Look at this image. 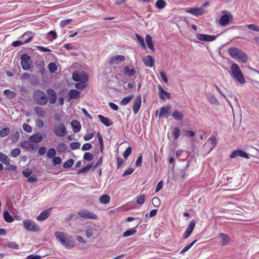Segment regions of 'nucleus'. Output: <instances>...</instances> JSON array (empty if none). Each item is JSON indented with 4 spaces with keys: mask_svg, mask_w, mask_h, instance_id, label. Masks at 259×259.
<instances>
[{
    "mask_svg": "<svg viewBox=\"0 0 259 259\" xmlns=\"http://www.w3.org/2000/svg\"><path fill=\"white\" fill-rule=\"evenodd\" d=\"M57 240L68 249H71L74 246V241L73 238L67 233L57 231L55 233Z\"/></svg>",
    "mask_w": 259,
    "mask_h": 259,
    "instance_id": "nucleus-1",
    "label": "nucleus"
},
{
    "mask_svg": "<svg viewBox=\"0 0 259 259\" xmlns=\"http://www.w3.org/2000/svg\"><path fill=\"white\" fill-rule=\"evenodd\" d=\"M228 53L232 58L239 62L245 63L247 61L248 58L246 54L238 48H230L228 49Z\"/></svg>",
    "mask_w": 259,
    "mask_h": 259,
    "instance_id": "nucleus-2",
    "label": "nucleus"
},
{
    "mask_svg": "<svg viewBox=\"0 0 259 259\" xmlns=\"http://www.w3.org/2000/svg\"><path fill=\"white\" fill-rule=\"evenodd\" d=\"M231 75L240 84H243L245 80L239 66L236 63H233L231 66Z\"/></svg>",
    "mask_w": 259,
    "mask_h": 259,
    "instance_id": "nucleus-3",
    "label": "nucleus"
},
{
    "mask_svg": "<svg viewBox=\"0 0 259 259\" xmlns=\"http://www.w3.org/2000/svg\"><path fill=\"white\" fill-rule=\"evenodd\" d=\"M32 97L34 102L40 105H45L48 101V98L45 93L40 90L35 91Z\"/></svg>",
    "mask_w": 259,
    "mask_h": 259,
    "instance_id": "nucleus-4",
    "label": "nucleus"
},
{
    "mask_svg": "<svg viewBox=\"0 0 259 259\" xmlns=\"http://www.w3.org/2000/svg\"><path fill=\"white\" fill-rule=\"evenodd\" d=\"M53 131L54 134L59 137H63L67 134L66 127L62 123L55 125L53 127Z\"/></svg>",
    "mask_w": 259,
    "mask_h": 259,
    "instance_id": "nucleus-5",
    "label": "nucleus"
},
{
    "mask_svg": "<svg viewBox=\"0 0 259 259\" xmlns=\"http://www.w3.org/2000/svg\"><path fill=\"white\" fill-rule=\"evenodd\" d=\"M24 228L28 231L31 232H37L39 230V227L31 220L26 219L23 222Z\"/></svg>",
    "mask_w": 259,
    "mask_h": 259,
    "instance_id": "nucleus-6",
    "label": "nucleus"
},
{
    "mask_svg": "<svg viewBox=\"0 0 259 259\" xmlns=\"http://www.w3.org/2000/svg\"><path fill=\"white\" fill-rule=\"evenodd\" d=\"M77 213L79 216L82 218L94 220L98 219V215L97 214L87 209H80Z\"/></svg>",
    "mask_w": 259,
    "mask_h": 259,
    "instance_id": "nucleus-7",
    "label": "nucleus"
},
{
    "mask_svg": "<svg viewBox=\"0 0 259 259\" xmlns=\"http://www.w3.org/2000/svg\"><path fill=\"white\" fill-rule=\"evenodd\" d=\"M30 60V57L26 54H24L21 56V65L23 70H30L32 65L29 63Z\"/></svg>",
    "mask_w": 259,
    "mask_h": 259,
    "instance_id": "nucleus-8",
    "label": "nucleus"
},
{
    "mask_svg": "<svg viewBox=\"0 0 259 259\" xmlns=\"http://www.w3.org/2000/svg\"><path fill=\"white\" fill-rule=\"evenodd\" d=\"M26 36H28V38L26 40L13 41L12 44V46L17 47L30 42L33 38L32 34L30 32H26L22 36L21 38H24Z\"/></svg>",
    "mask_w": 259,
    "mask_h": 259,
    "instance_id": "nucleus-9",
    "label": "nucleus"
},
{
    "mask_svg": "<svg viewBox=\"0 0 259 259\" xmlns=\"http://www.w3.org/2000/svg\"><path fill=\"white\" fill-rule=\"evenodd\" d=\"M185 12L194 16L198 17L204 14L205 10L203 7H194L186 9Z\"/></svg>",
    "mask_w": 259,
    "mask_h": 259,
    "instance_id": "nucleus-10",
    "label": "nucleus"
},
{
    "mask_svg": "<svg viewBox=\"0 0 259 259\" xmlns=\"http://www.w3.org/2000/svg\"><path fill=\"white\" fill-rule=\"evenodd\" d=\"M72 78L75 81L80 82H87L88 80V77L85 73L79 72H73Z\"/></svg>",
    "mask_w": 259,
    "mask_h": 259,
    "instance_id": "nucleus-11",
    "label": "nucleus"
},
{
    "mask_svg": "<svg viewBox=\"0 0 259 259\" xmlns=\"http://www.w3.org/2000/svg\"><path fill=\"white\" fill-rule=\"evenodd\" d=\"M171 106L170 104L162 107L158 114V118L168 117L171 113Z\"/></svg>",
    "mask_w": 259,
    "mask_h": 259,
    "instance_id": "nucleus-12",
    "label": "nucleus"
},
{
    "mask_svg": "<svg viewBox=\"0 0 259 259\" xmlns=\"http://www.w3.org/2000/svg\"><path fill=\"white\" fill-rule=\"evenodd\" d=\"M196 37L199 40L201 41H212L217 38V36L205 34L197 33L196 34Z\"/></svg>",
    "mask_w": 259,
    "mask_h": 259,
    "instance_id": "nucleus-13",
    "label": "nucleus"
},
{
    "mask_svg": "<svg viewBox=\"0 0 259 259\" xmlns=\"http://www.w3.org/2000/svg\"><path fill=\"white\" fill-rule=\"evenodd\" d=\"M195 225L196 223L194 220L191 221L190 224L188 226L184 234V239L185 240L187 239L190 236V235L191 234L194 230Z\"/></svg>",
    "mask_w": 259,
    "mask_h": 259,
    "instance_id": "nucleus-14",
    "label": "nucleus"
},
{
    "mask_svg": "<svg viewBox=\"0 0 259 259\" xmlns=\"http://www.w3.org/2000/svg\"><path fill=\"white\" fill-rule=\"evenodd\" d=\"M141 97L139 95L134 101L133 109L135 114H137L140 110L141 106Z\"/></svg>",
    "mask_w": 259,
    "mask_h": 259,
    "instance_id": "nucleus-15",
    "label": "nucleus"
},
{
    "mask_svg": "<svg viewBox=\"0 0 259 259\" xmlns=\"http://www.w3.org/2000/svg\"><path fill=\"white\" fill-rule=\"evenodd\" d=\"M158 93L159 97L161 99L165 100L166 99H169L171 98L170 93L164 91L161 85H158Z\"/></svg>",
    "mask_w": 259,
    "mask_h": 259,
    "instance_id": "nucleus-16",
    "label": "nucleus"
},
{
    "mask_svg": "<svg viewBox=\"0 0 259 259\" xmlns=\"http://www.w3.org/2000/svg\"><path fill=\"white\" fill-rule=\"evenodd\" d=\"M125 59V56L123 55H115L112 57L109 61V63L110 64H117L119 62L124 61Z\"/></svg>",
    "mask_w": 259,
    "mask_h": 259,
    "instance_id": "nucleus-17",
    "label": "nucleus"
},
{
    "mask_svg": "<svg viewBox=\"0 0 259 259\" xmlns=\"http://www.w3.org/2000/svg\"><path fill=\"white\" fill-rule=\"evenodd\" d=\"M237 156H240L245 158H248V154L244 151L241 150H235L230 155L231 158H235Z\"/></svg>",
    "mask_w": 259,
    "mask_h": 259,
    "instance_id": "nucleus-18",
    "label": "nucleus"
},
{
    "mask_svg": "<svg viewBox=\"0 0 259 259\" xmlns=\"http://www.w3.org/2000/svg\"><path fill=\"white\" fill-rule=\"evenodd\" d=\"M217 140L215 137H211L208 139L207 142L205 144V146H209V151H211L217 145Z\"/></svg>",
    "mask_w": 259,
    "mask_h": 259,
    "instance_id": "nucleus-19",
    "label": "nucleus"
},
{
    "mask_svg": "<svg viewBox=\"0 0 259 259\" xmlns=\"http://www.w3.org/2000/svg\"><path fill=\"white\" fill-rule=\"evenodd\" d=\"M51 209V208H49L42 211L40 214L36 217V219L39 221H42L46 220L50 215Z\"/></svg>",
    "mask_w": 259,
    "mask_h": 259,
    "instance_id": "nucleus-20",
    "label": "nucleus"
},
{
    "mask_svg": "<svg viewBox=\"0 0 259 259\" xmlns=\"http://www.w3.org/2000/svg\"><path fill=\"white\" fill-rule=\"evenodd\" d=\"M219 237L221 238L222 242V246H226L229 244L231 240L230 237L227 234L225 233H220L219 235Z\"/></svg>",
    "mask_w": 259,
    "mask_h": 259,
    "instance_id": "nucleus-21",
    "label": "nucleus"
},
{
    "mask_svg": "<svg viewBox=\"0 0 259 259\" xmlns=\"http://www.w3.org/2000/svg\"><path fill=\"white\" fill-rule=\"evenodd\" d=\"M143 61L145 65L147 67H152L154 65L155 60L150 55H148L145 57L143 59Z\"/></svg>",
    "mask_w": 259,
    "mask_h": 259,
    "instance_id": "nucleus-22",
    "label": "nucleus"
},
{
    "mask_svg": "<svg viewBox=\"0 0 259 259\" xmlns=\"http://www.w3.org/2000/svg\"><path fill=\"white\" fill-rule=\"evenodd\" d=\"M43 139L42 134L40 133H37L29 137V140L33 143H38L40 142Z\"/></svg>",
    "mask_w": 259,
    "mask_h": 259,
    "instance_id": "nucleus-23",
    "label": "nucleus"
},
{
    "mask_svg": "<svg viewBox=\"0 0 259 259\" xmlns=\"http://www.w3.org/2000/svg\"><path fill=\"white\" fill-rule=\"evenodd\" d=\"M205 96H206L207 100L209 101V102L210 103L215 104V105L219 104V102L218 100V99L211 93H209V92L206 93L205 94Z\"/></svg>",
    "mask_w": 259,
    "mask_h": 259,
    "instance_id": "nucleus-24",
    "label": "nucleus"
},
{
    "mask_svg": "<svg viewBox=\"0 0 259 259\" xmlns=\"http://www.w3.org/2000/svg\"><path fill=\"white\" fill-rule=\"evenodd\" d=\"M73 131L76 133L80 131L81 125L80 122L77 120H73L71 123Z\"/></svg>",
    "mask_w": 259,
    "mask_h": 259,
    "instance_id": "nucleus-25",
    "label": "nucleus"
},
{
    "mask_svg": "<svg viewBox=\"0 0 259 259\" xmlns=\"http://www.w3.org/2000/svg\"><path fill=\"white\" fill-rule=\"evenodd\" d=\"M34 111L38 117L40 118H45L46 117V112L42 107L37 106L34 108Z\"/></svg>",
    "mask_w": 259,
    "mask_h": 259,
    "instance_id": "nucleus-26",
    "label": "nucleus"
},
{
    "mask_svg": "<svg viewBox=\"0 0 259 259\" xmlns=\"http://www.w3.org/2000/svg\"><path fill=\"white\" fill-rule=\"evenodd\" d=\"M98 117L101 122L106 126H109L112 124V122L108 118L105 117L102 115H98Z\"/></svg>",
    "mask_w": 259,
    "mask_h": 259,
    "instance_id": "nucleus-27",
    "label": "nucleus"
},
{
    "mask_svg": "<svg viewBox=\"0 0 259 259\" xmlns=\"http://www.w3.org/2000/svg\"><path fill=\"white\" fill-rule=\"evenodd\" d=\"M173 118L177 120H182L184 118V114L179 110H175L171 114Z\"/></svg>",
    "mask_w": 259,
    "mask_h": 259,
    "instance_id": "nucleus-28",
    "label": "nucleus"
},
{
    "mask_svg": "<svg viewBox=\"0 0 259 259\" xmlns=\"http://www.w3.org/2000/svg\"><path fill=\"white\" fill-rule=\"evenodd\" d=\"M123 71L125 75H127L128 76H133L135 75V74H136L135 69L133 68L130 69V68L128 66H125L123 68Z\"/></svg>",
    "mask_w": 259,
    "mask_h": 259,
    "instance_id": "nucleus-29",
    "label": "nucleus"
},
{
    "mask_svg": "<svg viewBox=\"0 0 259 259\" xmlns=\"http://www.w3.org/2000/svg\"><path fill=\"white\" fill-rule=\"evenodd\" d=\"M80 93L76 90H71L68 93L70 99H76L79 97Z\"/></svg>",
    "mask_w": 259,
    "mask_h": 259,
    "instance_id": "nucleus-30",
    "label": "nucleus"
},
{
    "mask_svg": "<svg viewBox=\"0 0 259 259\" xmlns=\"http://www.w3.org/2000/svg\"><path fill=\"white\" fill-rule=\"evenodd\" d=\"M145 39L148 48L151 51H154V48L152 41L151 36L149 34H147L145 37Z\"/></svg>",
    "mask_w": 259,
    "mask_h": 259,
    "instance_id": "nucleus-31",
    "label": "nucleus"
},
{
    "mask_svg": "<svg viewBox=\"0 0 259 259\" xmlns=\"http://www.w3.org/2000/svg\"><path fill=\"white\" fill-rule=\"evenodd\" d=\"M137 227H138V226L125 231L123 233V235H122L123 237H128V236H132V235L135 234L137 232Z\"/></svg>",
    "mask_w": 259,
    "mask_h": 259,
    "instance_id": "nucleus-32",
    "label": "nucleus"
},
{
    "mask_svg": "<svg viewBox=\"0 0 259 259\" xmlns=\"http://www.w3.org/2000/svg\"><path fill=\"white\" fill-rule=\"evenodd\" d=\"M3 216L5 221L8 223H11L14 221V219L7 210L4 211Z\"/></svg>",
    "mask_w": 259,
    "mask_h": 259,
    "instance_id": "nucleus-33",
    "label": "nucleus"
},
{
    "mask_svg": "<svg viewBox=\"0 0 259 259\" xmlns=\"http://www.w3.org/2000/svg\"><path fill=\"white\" fill-rule=\"evenodd\" d=\"M229 21V16L228 15H223L220 19V23L222 26H226Z\"/></svg>",
    "mask_w": 259,
    "mask_h": 259,
    "instance_id": "nucleus-34",
    "label": "nucleus"
},
{
    "mask_svg": "<svg viewBox=\"0 0 259 259\" xmlns=\"http://www.w3.org/2000/svg\"><path fill=\"white\" fill-rule=\"evenodd\" d=\"M0 161L5 165H9L10 160L6 154L0 152Z\"/></svg>",
    "mask_w": 259,
    "mask_h": 259,
    "instance_id": "nucleus-35",
    "label": "nucleus"
},
{
    "mask_svg": "<svg viewBox=\"0 0 259 259\" xmlns=\"http://www.w3.org/2000/svg\"><path fill=\"white\" fill-rule=\"evenodd\" d=\"M21 146L27 149H33V145L31 143L30 141H25L21 143Z\"/></svg>",
    "mask_w": 259,
    "mask_h": 259,
    "instance_id": "nucleus-36",
    "label": "nucleus"
},
{
    "mask_svg": "<svg viewBox=\"0 0 259 259\" xmlns=\"http://www.w3.org/2000/svg\"><path fill=\"white\" fill-rule=\"evenodd\" d=\"M110 196L107 194H104V195H102L99 198L100 202L101 203L104 204H107L108 203H109L110 201Z\"/></svg>",
    "mask_w": 259,
    "mask_h": 259,
    "instance_id": "nucleus-37",
    "label": "nucleus"
},
{
    "mask_svg": "<svg viewBox=\"0 0 259 259\" xmlns=\"http://www.w3.org/2000/svg\"><path fill=\"white\" fill-rule=\"evenodd\" d=\"M133 97V95L125 97L120 101V104L122 105H126L132 100Z\"/></svg>",
    "mask_w": 259,
    "mask_h": 259,
    "instance_id": "nucleus-38",
    "label": "nucleus"
},
{
    "mask_svg": "<svg viewBox=\"0 0 259 259\" xmlns=\"http://www.w3.org/2000/svg\"><path fill=\"white\" fill-rule=\"evenodd\" d=\"M67 149V146L64 143L59 144L57 147V150L59 153L65 152Z\"/></svg>",
    "mask_w": 259,
    "mask_h": 259,
    "instance_id": "nucleus-39",
    "label": "nucleus"
},
{
    "mask_svg": "<svg viewBox=\"0 0 259 259\" xmlns=\"http://www.w3.org/2000/svg\"><path fill=\"white\" fill-rule=\"evenodd\" d=\"M166 5V2L164 0H158L155 4V6L158 9H162L165 7Z\"/></svg>",
    "mask_w": 259,
    "mask_h": 259,
    "instance_id": "nucleus-40",
    "label": "nucleus"
},
{
    "mask_svg": "<svg viewBox=\"0 0 259 259\" xmlns=\"http://www.w3.org/2000/svg\"><path fill=\"white\" fill-rule=\"evenodd\" d=\"M136 37L137 40L140 44L142 48L146 49V47L143 38L138 34H136Z\"/></svg>",
    "mask_w": 259,
    "mask_h": 259,
    "instance_id": "nucleus-41",
    "label": "nucleus"
},
{
    "mask_svg": "<svg viewBox=\"0 0 259 259\" xmlns=\"http://www.w3.org/2000/svg\"><path fill=\"white\" fill-rule=\"evenodd\" d=\"M93 163H91L88 164V165L84 166L82 169H80L78 171V174L87 172L89 171L91 169V168L93 167Z\"/></svg>",
    "mask_w": 259,
    "mask_h": 259,
    "instance_id": "nucleus-42",
    "label": "nucleus"
},
{
    "mask_svg": "<svg viewBox=\"0 0 259 259\" xmlns=\"http://www.w3.org/2000/svg\"><path fill=\"white\" fill-rule=\"evenodd\" d=\"M3 93L5 96L11 99L14 98L15 95V93L14 92L11 91L9 90H4Z\"/></svg>",
    "mask_w": 259,
    "mask_h": 259,
    "instance_id": "nucleus-43",
    "label": "nucleus"
},
{
    "mask_svg": "<svg viewBox=\"0 0 259 259\" xmlns=\"http://www.w3.org/2000/svg\"><path fill=\"white\" fill-rule=\"evenodd\" d=\"M48 68L51 73H54L57 70V66L55 63H50L48 65Z\"/></svg>",
    "mask_w": 259,
    "mask_h": 259,
    "instance_id": "nucleus-44",
    "label": "nucleus"
},
{
    "mask_svg": "<svg viewBox=\"0 0 259 259\" xmlns=\"http://www.w3.org/2000/svg\"><path fill=\"white\" fill-rule=\"evenodd\" d=\"M197 241V240H194L192 243L185 246L181 251L180 253L182 254L187 251Z\"/></svg>",
    "mask_w": 259,
    "mask_h": 259,
    "instance_id": "nucleus-45",
    "label": "nucleus"
},
{
    "mask_svg": "<svg viewBox=\"0 0 259 259\" xmlns=\"http://www.w3.org/2000/svg\"><path fill=\"white\" fill-rule=\"evenodd\" d=\"M10 133V129L8 127H5L0 131V137H5Z\"/></svg>",
    "mask_w": 259,
    "mask_h": 259,
    "instance_id": "nucleus-46",
    "label": "nucleus"
},
{
    "mask_svg": "<svg viewBox=\"0 0 259 259\" xmlns=\"http://www.w3.org/2000/svg\"><path fill=\"white\" fill-rule=\"evenodd\" d=\"M74 163V160L72 159H69L68 160H67L63 164V167L64 168H69L71 167Z\"/></svg>",
    "mask_w": 259,
    "mask_h": 259,
    "instance_id": "nucleus-47",
    "label": "nucleus"
},
{
    "mask_svg": "<svg viewBox=\"0 0 259 259\" xmlns=\"http://www.w3.org/2000/svg\"><path fill=\"white\" fill-rule=\"evenodd\" d=\"M97 135H98L99 142L100 143V151H101V152H102L103 150V146H104L103 139L102 135L100 134V133L98 132Z\"/></svg>",
    "mask_w": 259,
    "mask_h": 259,
    "instance_id": "nucleus-48",
    "label": "nucleus"
},
{
    "mask_svg": "<svg viewBox=\"0 0 259 259\" xmlns=\"http://www.w3.org/2000/svg\"><path fill=\"white\" fill-rule=\"evenodd\" d=\"M20 150L18 148H15L13 149L11 152V155L13 157H18L20 154Z\"/></svg>",
    "mask_w": 259,
    "mask_h": 259,
    "instance_id": "nucleus-49",
    "label": "nucleus"
},
{
    "mask_svg": "<svg viewBox=\"0 0 259 259\" xmlns=\"http://www.w3.org/2000/svg\"><path fill=\"white\" fill-rule=\"evenodd\" d=\"M180 135V130L178 127H175L172 133L173 137L175 140H177Z\"/></svg>",
    "mask_w": 259,
    "mask_h": 259,
    "instance_id": "nucleus-50",
    "label": "nucleus"
},
{
    "mask_svg": "<svg viewBox=\"0 0 259 259\" xmlns=\"http://www.w3.org/2000/svg\"><path fill=\"white\" fill-rule=\"evenodd\" d=\"M22 128L24 131L28 133H31L32 131L31 126L27 123H23L22 124Z\"/></svg>",
    "mask_w": 259,
    "mask_h": 259,
    "instance_id": "nucleus-51",
    "label": "nucleus"
},
{
    "mask_svg": "<svg viewBox=\"0 0 259 259\" xmlns=\"http://www.w3.org/2000/svg\"><path fill=\"white\" fill-rule=\"evenodd\" d=\"M47 156L49 158H52L53 157H54L55 155H56V150L54 148H51L50 149L48 152H47Z\"/></svg>",
    "mask_w": 259,
    "mask_h": 259,
    "instance_id": "nucleus-52",
    "label": "nucleus"
},
{
    "mask_svg": "<svg viewBox=\"0 0 259 259\" xmlns=\"http://www.w3.org/2000/svg\"><path fill=\"white\" fill-rule=\"evenodd\" d=\"M80 146V144L79 142H73L70 144V148L72 150H76L78 149Z\"/></svg>",
    "mask_w": 259,
    "mask_h": 259,
    "instance_id": "nucleus-53",
    "label": "nucleus"
},
{
    "mask_svg": "<svg viewBox=\"0 0 259 259\" xmlns=\"http://www.w3.org/2000/svg\"><path fill=\"white\" fill-rule=\"evenodd\" d=\"M20 138V133L19 132H16L11 138V141L12 143H16Z\"/></svg>",
    "mask_w": 259,
    "mask_h": 259,
    "instance_id": "nucleus-54",
    "label": "nucleus"
},
{
    "mask_svg": "<svg viewBox=\"0 0 259 259\" xmlns=\"http://www.w3.org/2000/svg\"><path fill=\"white\" fill-rule=\"evenodd\" d=\"M145 197L144 195H140L137 197V202L139 204H142L144 203Z\"/></svg>",
    "mask_w": 259,
    "mask_h": 259,
    "instance_id": "nucleus-55",
    "label": "nucleus"
},
{
    "mask_svg": "<svg viewBox=\"0 0 259 259\" xmlns=\"http://www.w3.org/2000/svg\"><path fill=\"white\" fill-rule=\"evenodd\" d=\"M83 158L84 159L90 161L93 159V155L91 153L86 152L83 155Z\"/></svg>",
    "mask_w": 259,
    "mask_h": 259,
    "instance_id": "nucleus-56",
    "label": "nucleus"
},
{
    "mask_svg": "<svg viewBox=\"0 0 259 259\" xmlns=\"http://www.w3.org/2000/svg\"><path fill=\"white\" fill-rule=\"evenodd\" d=\"M94 229L92 227H88L85 232L87 237L88 238L91 237L94 234Z\"/></svg>",
    "mask_w": 259,
    "mask_h": 259,
    "instance_id": "nucleus-57",
    "label": "nucleus"
},
{
    "mask_svg": "<svg viewBox=\"0 0 259 259\" xmlns=\"http://www.w3.org/2000/svg\"><path fill=\"white\" fill-rule=\"evenodd\" d=\"M86 87V82H80L75 84V87L77 89H83Z\"/></svg>",
    "mask_w": 259,
    "mask_h": 259,
    "instance_id": "nucleus-58",
    "label": "nucleus"
},
{
    "mask_svg": "<svg viewBox=\"0 0 259 259\" xmlns=\"http://www.w3.org/2000/svg\"><path fill=\"white\" fill-rule=\"evenodd\" d=\"M247 27L250 30L259 32V26L255 24H249L247 25Z\"/></svg>",
    "mask_w": 259,
    "mask_h": 259,
    "instance_id": "nucleus-59",
    "label": "nucleus"
},
{
    "mask_svg": "<svg viewBox=\"0 0 259 259\" xmlns=\"http://www.w3.org/2000/svg\"><path fill=\"white\" fill-rule=\"evenodd\" d=\"M71 21L72 20L70 19L63 20L60 23V26L62 28H64L68 25Z\"/></svg>",
    "mask_w": 259,
    "mask_h": 259,
    "instance_id": "nucleus-60",
    "label": "nucleus"
},
{
    "mask_svg": "<svg viewBox=\"0 0 259 259\" xmlns=\"http://www.w3.org/2000/svg\"><path fill=\"white\" fill-rule=\"evenodd\" d=\"M132 152V148L130 147H127L123 153V156L126 158L128 157Z\"/></svg>",
    "mask_w": 259,
    "mask_h": 259,
    "instance_id": "nucleus-61",
    "label": "nucleus"
},
{
    "mask_svg": "<svg viewBox=\"0 0 259 259\" xmlns=\"http://www.w3.org/2000/svg\"><path fill=\"white\" fill-rule=\"evenodd\" d=\"M152 203L155 207H158L160 204V199L158 197H154L152 199Z\"/></svg>",
    "mask_w": 259,
    "mask_h": 259,
    "instance_id": "nucleus-62",
    "label": "nucleus"
},
{
    "mask_svg": "<svg viewBox=\"0 0 259 259\" xmlns=\"http://www.w3.org/2000/svg\"><path fill=\"white\" fill-rule=\"evenodd\" d=\"M22 174L25 177L28 178L31 175L32 171L29 169H26L23 171Z\"/></svg>",
    "mask_w": 259,
    "mask_h": 259,
    "instance_id": "nucleus-63",
    "label": "nucleus"
},
{
    "mask_svg": "<svg viewBox=\"0 0 259 259\" xmlns=\"http://www.w3.org/2000/svg\"><path fill=\"white\" fill-rule=\"evenodd\" d=\"M36 126L39 128H42L44 125V123L43 121L40 119H38L35 121Z\"/></svg>",
    "mask_w": 259,
    "mask_h": 259,
    "instance_id": "nucleus-64",
    "label": "nucleus"
}]
</instances>
